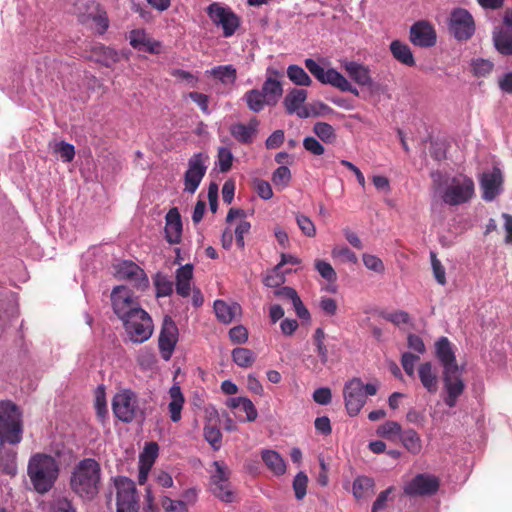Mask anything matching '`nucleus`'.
Returning a JSON list of instances; mask_svg holds the SVG:
<instances>
[{
  "label": "nucleus",
  "mask_w": 512,
  "mask_h": 512,
  "mask_svg": "<svg viewBox=\"0 0 512 512\" xmlns=\"http://www.w3.org/2000/svg\"><path fill=\"white\" fill-rule=\"evenodd\" d=\"M258 121L253 119L248 125L236 123L230 126L231 135L240 143L250 144L256 133Z\"/></svg>",
  "instance_id": "a878e982"
},
{
  "label": "nucleus",
  "mask_w": 512,
  "mask_h": 512,
  "mask_svg": "<svg viewBox=\"0 0 512 512\" xmlns=\"http://www.w3.org/2000/svg\"><path fill=\"white\" fill-rule=\"evenodd\" d=\"M296 222L299 229L307 237H314L316 235V227L309 217L298 213L296 214Z\"/></svg>",
  "instance_id": "5fc2aeb1"
},
{
  "label": "nucleus",
  "mask_w": 512,
  "mask_h": 512,
  "mask_svg": "<svg viewBox=\"0 0 512 512\" xmlns=\"http://www.w3.org/2000/svg\"><path fill=\"white\" fill-rule=\"evenodd\" d=\"M91 52L95 57V61L106 67H111L119 61L118 53L114 49L102 44L94 45Z\"/></svg>",
  "instance_id": "473e14b6"
},
{
  "label": "nucleus",
  "mask_w": 512,
  "mask_h": 512,
  "mask_svg": "<svg viewBox=\"0 0 512 512\" xmlns=\"http://www.w3.org/2000/svg\"><path fill=\"white\" fill-rule=\"evenodd\" d=\"M101 466L93 458L80 460L73 468L70 476V488L81 499L93 500L101 487Z\"/></svg>",
  "instance_id": "f257e3e1"
},
{
  "label": "nucleus",
  "mask_w": 512,
  "mask_h": 512,
  "mask_svg": "<svg viewBox=\"0 0 512 512\" xmlns=\"http://www.w3.org/2000/svg\"><path fill=\"white\" fill-rule=\"evenodd\" d=\"M229 338L235 344H242L248 340V331L242 326H235L229 331Z\"/></svg>",
  "instance_id": "e2e57ef3"
},
{
  "label": "nucleus",
  "mask_w": 512,
  "mask_h": 512,
  "mask_svg": "<svg viewBox=\"0 0 512 512\" xmlns=\"http://www.w3.org/2000/svg\"><path fill=\"white\" fill-rule=\"evenodd\" d=\"M251 225L248 221L242 220L235 228V238L236 244L240 249H243L245 246L244 235L248 234L250 231Z\"/></svg>",
  "instance_id": "680f3d73"
},
{
  "label": "nucleus",
  "mask_w": 512,
  "mask_h": 512,
  "mask_svg": "<svg viewBox=\"0 0 512 512\" xmlns=\"http://www.w3.org/2000/svg\"><path fill=\"white\" fill-rule=\"evenodd\" d=\"M493 43L502 55H512V33L503 28H495L493 31Z\"/></svg>",
  "instance_id": "f704fd0d"
},
{
  "label": "nucleus",
  "mask_w": 512,
  "mask_h": 512,
  "mask_svg": "<svg viewBox=\"0 0 512 512\" xmlns=\"http://www.w3.org/2000/svg\"><path fill=\"white\" fill-rule=\"evenodd\" d=\"M493 69V63L485 59H477L473 62V71L477 76H485Z\"/></svg>",
  "instance_id": "338daca9"
},
{
  "label": "nucleus",
  "mask_w": 512,
  "mask_h": 512,
  "mask_svg": "<svg viewBox=\"0 0 512 512\" xmlns=\"http://www.w3.org/2000/svg\"><path fill=\"white\" fill-rule=\"evenodd\" d=\"M165 238L170 244L181 242L182 222L177 208H172L166 214Z\"/></svg>",
  "instance_id": "5701e85b"
},
{
  "label": "nucleus",
  "mask_w": 512,
  "mask_h": 512,
  "mask_svg": "<svg viewBox=\"0 0 512 512\" xmlns=\"http://www.w3.org/2000/svg\"><path fill=\"white\" fill-rule=\"evenodd\" d=\"M448 29L455 39L467 41L475 33V22L468 10L455 8L450 13Z\"/></svg>",
  "instance_id": "9d476101"
},
{
  "label": "nucleus",
  "mask_w": 512,
  "mask_h": 512,
  "mask_svg": "<svg viewBox=\"0 0 512 512\" xmlns=\"http://www.w3.org/2000/svg\"><path fill=\"white\" fill-rule=\"evenodd\" d=\"M287 77L298 86H310L312 84L310 76L298 65L293 64L288 66Z\"/></svg>",
  "instance_id": "ea45409f"
},
{
  "label": "nucleus",
  "mask_w": 512,
  "mask_h": 512,
  "mask_svg": "<svg viewBox=\"0 0 512 512\" xmlns=\"http://www.w3.org/2000/svg\"><path fill=\"white\" fill-rule=\"evenodd\" d=\"M285 282L284 273L281 272V269H277V266L274 267L272 272L268 274L264 280V283L268 287H279Z\"/></svg>",
  "instance_id": "13d9d810"
},
{
  "label": "nucleus",
  "mask_w": 512,
  "mask_h": 512,
  "mask_svg": "<svg viewBox=\"0 0 512 512\" xmlns=\"http://www.w3.org/2000/svg\"><path fill=\"white\" fill-rule=\"evenodd\" d=\"M403 430L401 425L396 421H386L377 428V435L387 439H394V437L402 434Z\"/></svg>",
  "instance_id": "37998d69"
},
{
  "label": "nucleus",
  "mask_w": 512,
  "mask_h": 512,
  "mask_svg": "<svg viewBox=\"0 0 512 512\" xmlns=\"http://www.w3.org/2000/svg\"><path fill=\"white\" fill-rule=\"evenodd\" d=\"M117 490L116 512H138L139 502L135 483L127 477H119L115 480Z\"/></svg>",
  "instance_id": "f8f14e48"
},
{
  "label": "nucleus",
  "mask_w": 512,
  "mask_h": 512,
  "mask_svg": "<svg viewBox=\"0 0 512 512\" xmlns=\"http://www.w3.org/2000/svg\"><path fill=\"white\" fill-rule=\"evenodd\" d=\"M122 322L129 340L133 343L141 344L153 334L152 318L144 309L134 311Z\"/></svg>",
  "instance_id": "39448f33"
},
{
  "label": "nucleus",
  "mask_w": 512,
  "mask_h": 512,
  "mask_svg": "<svg viewBox=\"0 0 512 512\" xmlns=\"http://www.w3.org/2000/svg\"><path fill=\"white\" fill-rule=\"evenodd\" d=\"M291 172L287 166L278 167L272 174V182L281 188L288 186L291 181Z\"/></svg>",
  "instance_id": "09e8293b"
},
{
  "label": "nucleus",
  "mask_w": 512,
  "mask_h": 512,
  "mask_svg": "<svg viewBox=\"0 0 512 512\" xmlns=\"http://www.w3.org/2000/svg\"><path fill=\"white\" fill-rule=\"evenodd\" d=\"M307 70L324 85H331L342 92H350L355 96L359 95L357 88H355L340 72L334 68L325 70L315 60L307 58L305 61Z\"/></svg>",
  "instance_id": "423d86ee"
},
{
  "label": "nucleus",
  "mask_w": 512,
  "mask_h": 512,
  "mask_svg": "<svg viewBox=\"0 0 512 512\" xmlns=\"http://www.w3.org/2000/svg\"><path fill=\"white\" fill-rule=\"evenodd\" d=\"M111 301L114 313L123 321L136 310H141L139 302L132 291L125 286H117L112 290Z\"/></svg>",
  "instance_id": "9b49d317"
},
{
  "label": "nucleus",
  "mask_w": 512,
  "mask_h": 512,
  "mask_svg": "<svg viewBox=\"0 0 512 512\" xmlns=\"http://www.w3.org/2000/svg\"><path fill=\"white\" fill-rule=\"evenodd\" d=\"M307 99V91L304 89L293 88L290 90L283 100V105L286 109V112L289 115L294 114V112L298 111L304 102Z\"/></svg>",
  "instance_id": "72a5a7b5"
},
{
  "label": "nucleus",
  "mask_w": 512,
  "mask_h": 512,
  "mask_svg": "<svg viewBox=\"0 0 512 512\" xmlns=\"http://www.w3.org/2000/svg\"><path fill=\"white\" fill-rule=\"evenodd\" d=\"M419 360V356L406 352L402 355L401 364L408 376H414L415 364Z\"/></svg>",
  "instance_id": "052dcab7"
},
{
  "label": "nucleus",
  "mask_w": 512,
  "mask_h": 512,
  "mask_svg": "<svg viewBox=\"0 0 512 512\" xmlns=\"http://www.w3.org/2000/svg\"><path fill=\"white\" fill-rule=\"evenodd\" d=\"M49 512H77L71 500L67 497L54 499L49 505Z\"/></svg>",
  "instance_id": "603ef678"
},
{
  "label": "nucleus",
  "mask_w": 512,
  "mask_h": 512,
  "mask_svg": "<svg viewBox=\"0 0 512 512\" xmlns=\"http://www.w3.org/2000/svg\"><path fill=\"white\" fill-rule=\"evenodd\" d=\"M435 352L436 357L439 359L444 368L443 371L448 372L450 370H458L459 367L456 362V357L452 349L451 342L447 337H441L436 341Z\"/></svg>",
  "instance_id": "4be33fe9"
},
{
  "label": "nucleus",
  "mask_w": 512,
  "mask_h": 512,
  "mask_svg": "<svg viewBox=\"0 0 512 512\" xmlns=\"http://www.w3.org/2000/svg\"><path fill=\"white\" fill-rule=\"evenodd\" d=\"M418 376L423 387L429 393H436L438 390L437 374L433 370L431 362H425L418 368Z\"/></svg>",
  "instance_id": "2f4dec72"
},
{
  "label": "nucleus",
  "mask_w": 512,
  "mask_h": 512,
  "mask_svg": "<svg viewBox=\"0 0 512 512\" xmlns=\"http://www.w3.org/2000/svg\"><path fill=\"white\" fill-rule=\"evenodd\" d=\"M148 37L149 36L143 29L132 30L129 35L130 45L134 49L140 50Z\"/></svg>",
  "instance_id": "bf43d9fd"
},
{
  "label": "nucleus",
  "mask_w": 512,
  "mask_h": 512,
  "mask_svg": "<svg viewBox=\"0 0 512 512\" xmlns=\"http://www.w3.org/2000/svg\"><path fill=\"white\" fill-rule=\"evenodd\" d=\"M475 192L473 180L463 174H458L446 181L445 189L442 193V200L450 206H458L469 202Z\"/></svg>",
  "instance_id": "20e7f679"
},
{
  "label": "nucleus",
  "mask_w": 512,
  "mask_h": 512,
  "mask_svg": "<svg viewBox=\"0 0 512 512\" xmlns=\"http://www.w3.org/2000/svg\"><path fill=\"white\" fill-rule=\"evenodd\" d=\"M116 275L119 279L130 281L138 289L144 290L148 287V278L143 269L132 261H123L116 267Z\"/></svg>",
  "instance_id": "a211bd4d"
},
{
  "label": "nucleus",
  "mask_w": 512,
  "mask_h": 512,
  "mask_svg": "<svg viewBox=\"0 0 512 512\" xmlns=\"http://www.w3.org/2000/svg\"><path fill=\"white\" fill-rule=\"evenodd\" d=\"M233 158V154L229 148L220 147L217 155L219 170L223 173L228 172L232 167Z\"/></svg>",
  "instance_id": "49530a36"
},
{
  "label": "nucleus",
  "mask_w": 512,
  "mask_h": 512,
  "mask_svg": "<svg viewBox=\"0 0 512 512\" xmlns=\"http://www.w3.org/2000/svg\"><path fill=\"white\" fill-rule=\"evenodd\" d=\"M502 173L500 169L494 168L491 172L483 173L480 180V187L483 191L482 198L492 201L501 191Z\"/></svg>",
  "instance_id": "412c9836"
},
{
  "label": "nucleus",
  "mask_w": 512,
  "mask_h": 512,
  "mask_svg": "<svg viewBox=\"0 0 512 512\" xmlns=\"http://www.w3.org/2000/svg\"><path fill=\"white\" fill-rule=\"evenodd\" d=\"M308 477L304 472H299L293 480V489L297 500H302L307 492Z\"/></svg>",
  "instance_id": "3c124183"
},
{
  "label": "nucleus",
  "mask_w": 512,
  "mask_h": 512,
  "mask_svg": "<svg viewBox=\"0 0 512 512\" xmlns=\"http://www.w3.org/2000/svg\"><path fill=\"white\" fill-rule=\"evenodd\" d=\"M375 491L374 479L368 476H357L352 485L353 496L357 499H364L372 496Z\"/></svg>",
  "instance_id": "c85d7f7f"
},
{
  "label": "nucleus",
  "mask_w": 512,
  "mask_h": 512,
  "mask_svg": "<svg viewBox=\"0 0 512 512\" xmlns=\"http://www.w3.org/2000/svg\"><path fill=\"white\" fill-rule=\"evenodd\" d=\"M136 361L143 370H149L156 364V357L151 349L143 348L138 351Z\"/></svg>",
  "instance_id": "c03bdc74"
},
{
  "label": "nucleus",
  "mask_w": 512,
  "mask_h": 512,
  "mask_svg": "<svg viewBox=\"0 0 512 512\" xmlns=\"http://www.w3.org/2000/svg\"><path fill=\"white\" fill-rule=\"evenodd\" d=\"M439 489V480L431 474H417L403 488L407 496H425L436 493Z\"/></svg>",
  "instance_id": "dca6fc26"
},
{
  "label": "nucleus",
  "mask_w": 512,
  "mask_h": 512,
  "mask_svg": "<svg viewBox=\"0 0 512 512\" xmlns=\"http://www.w3.org/2000/svg\"><path fill=\"white\" fill-rule=\"evenodd\" d=\"M54 152L60 155L63 162H71L75 156L74 146L65 141L56 143Z\"/></svg>",
  "instance_id": "6e6d98bb"
},
{
  "label": "nucleus",
  "mask_w": 512,
  "mask_h": 512,
  "mask_svg": "<svg viewBox=\"0 0 512 512\" xmlns=\"http://www.w3.org/2000/svg\"><path fill=\"white\" fill-rule=\"evenodd\" d=\"M207 14L214 25L220 27L224 37H231L240 26V18L230 7L214 2L207 7Z\"/></svg>",
  "instance_id": "1a4fd4ad"
},
{
  "label": "nucleus",
  "mask_w": 512,
  "mask_h": 512,
  "mask_svg": "<svg viewBox=\"0 0 512 512\" xmlns=\"http://www.w3.org/2000/svg\"><path fill=\"white\" fill-rule=\"evenodd\" d=\"M313 400L320 405H328L332 400L330 388L321 387L314 391Z\"/></svg>",
  "instance_id": "774afa93"
},
{
  "label": "nucleus",
  "mask_w": 512,
  "mask_h": 512,
  "mask_svg": "<svg viewBox=\"0 0 512 512\" xmlns=\"http://www.w3.org/2000/svg\"><path fill=\"white\" fill-rule=\"evenodd\" d=\"M399 438L409 453L418 455L422 451V440L414 429L404 430Z\"/></svg>",
  "instance_id": "c9c22d12"
},
{
  "label": "nucleus",
  "mask_w": 512,
  "mask_h": 512,
  "mask_svg": "<svg viewBox=\"0 0 512 512\" xmlns=\"http://www.w3.org/2000/svg\"><path fill=\"white\" fill-rule=\"evenodd\" d=\"M261 457L273 474L280 476L286 472V463L277 451L265 449L261 452Z\"/></svg>",
  "instance_id": "7c9ffc66"
},
{
  "label": "nucleus",
  "mask_w": 512,
  "mask_h": 512,
  "mask_svg": "<svg viewBox=\"0 0 512 512\" xmlns=\"http://www.w3.org/2000/svg\"><path fill=\"white\" fill-rule=\"evenodd\" d=\"M247 107L254 113L261 112L265 106H268L267 99L261 90L251 89L243 95Z\"/></svg>",
  "instance_id": "e433bc0d"
},
{
  "label": "nucleus",
  "mask_w": 512,
  "mask_h": 512,
  "mask_svg": "<svg viewBox=\"0 0 512 512\" xmlns=\"http://www.w3.org/2000/svg\"><path fill=\"white\" fill-rule=\"evenodd\" d=\"M332 257L339 258L343 262H349V263L357 262L356 254L353 251H351L348 247L337 246V247L333 248Z\"/></svg>",
  "instance_id": "4d7b16f0"
},
{
  "label": "nucleus",
  "mask_w": 512,
  "mask_h": 512,
  "mask_svg": "<svg viewBox=\"0 0 512 512\" xmlns=\"http://www.w3.org/2000/svg\"><path fill=\"white\" fill-rule=\"evenodd\" d=\"M205 440L215 449L221 446L222 434L216 426L207 425L203 430Z\"/></svg>",
  "instance_id": "de8ad7c7"
},
{
  "label": "nucleus",
  "mask_w": 512,
  "mask_h": 512,
  "mask_svg": "<svg viewBox=\"0 0 512 512\" xmlns=\"http://www.w3.org/2000/svg\"><path fill=\"white\" fill-rule=\"evenodd\" d=\"M57 460L45 453H36L28 461L27 475L39 494L49 492L59 476Z\"/></svg>",
  "instance_id": "f03ea898"
},
{
  "label": "nucleus",
  "mask_w": 512,
  "mask_h": 512,
  "mask_svg": "<svg viewBox=\"0 0 512 512\" xmlns=\"http://www.w3.org/2000/svg\"><path fill=\"white\" fill-rule=\"evenodd\" d=\"M112 410L116 418L124 423L132 422L140 413L138 397L131 389H122L112 400Z\"/></svg>",
  "instance_id": "0eeeda50"
},
{
  "label": "nucleus",
  "mask_w": 512,
  "mask_h": 512,
  "mask_svg": "<svg viewBox=\"0 0 512 512\" xmlns=\"http://www.w3.org/2000/svg\"><path fill=\"white\" fill-rule=\"evenodd\" d=\"M343 68L350 78L358 85L367 87L372 86L373 79L368 66L355 61H347L344 63Z\"/></svg>",
  "instance_id": "b1692460"
},
{
  "label": "nucleus",
  "mask_w": 512,
  "mask_h": 512,
  "mask_svg": "<svg viewBox=\"0 0 512 512\" xmlns=\"http://www.w3.org/2000/svg\"><path fill=\"white\" fill-rule=\"evenodd\" d=\"M193 265L186 264L176 270V292L182 297H188L191 291Z\"/></svg>",
  "instance_id": "393cba45"
},
{
  "label": "nucleus",
  "mask_w": 512,
  "mask_h": 512,
  "mask_svg": "<svg viewBox=\"0 0 512 512\" xmlns=\"http://www.w3.org/2000/svg\"><path fill=\"white\" fill-rule=\"evenodd\" d=\"M178 341V327L170 316H165L158 339L161 357L168 361L171 359Z\"/></svg>",
  "instance_id": "2eb2a0df"
},
{
  "label": "nucleus",
  "mask_w": 512,
  "mask_h": 512,
  "mask_svg": "<svg viewBox=\"0 0 512 512\" xmlns=\"http://www.w3.org/2000/svg\"><path fill=\"white\" fill-rule=\"evenodd\" d=\"M155 287L157 297H166L173 293V282L165 275L157 274Z\"/></svg>",
  "instance_id": "a18cd8bd"
},
{
  "label": "nucleus",
  "mask_w": 512,
  "mask_h": 512,
  "mask_svg": "<svg viewBox=\"0 0 512 512\" xmlns=\"http://www.w3.org/2000/svg\"><path fill=\"white\" fill-rule=\"evenodd\" d=\"M214 311L219 321L229 324L241 313V307L237 303L228 304L223 300L214 302Z\"/></svg>",
  "instance_id": "cd10ccee"
},
{
  "label": "nucleus",
  "mask_w": 512,
  "mask_h": 512,
  "mask_svg": "<svg viewBox=\"0 0 512 512\" xmlns=\"http://www.w3.org/2000/svg\"><path fill=\"white\" fill-rule=\"evenodd\" d=\"M313 132L325 143L332 144L336 141V131L332 125L326 122H317L313 127Z\"/></svg>",
  "instance_id": "79ce46f5"
},
{
  "label": "nucleus",
  "mask_w": 512,
  "mask_h": 512,
  "mask_svg": "<svg viewBox=\"0 0 512 512\" xmlns=\"http://www.w3.org/2000/svg\"><path fill=\"white\" fill-rule=\"evenodd\" d=\"M409 40L421 48L433 47L437 41L435 28L427 20L417 21L410 27Z\"/></svg>",
  "instance_id": "f3484780"
},
{
  "label": "nucleus",
  "mask_w": 512,
  "mask_h": 512,
  "mask_svg": "<svg viewBox=\"0 0 512 512\" xmlns=\"http://www.w3.org/2000/svg\"><path fill=\"white\" fill-rule=\"evenodd\" d=\"M282 73L276 69L268 68L267 77L262 85V93L267 99L268 106H275L283 95V87L278 80Z\"/></svg>",
  "instance_id": "aec40b11"
},
{
  "label": "nucleus",
  "mask_w": 512,
  "mask_h": 512,
  "mask_svg": "<svg viewBox=\"0 0 512 512\" xmlns=\"http://www.w3.org/2000/svg\"><path fill=\"white\" fill-rule=\"evenodd\" d=\"M364 384L360 378H353L344 385L343 397L347 413L356 416L366 403Z\"/></svg>",
  "instance_id": "ddd939ff"
},
{
  "label": "nucleus",
  "mask_w": 512,
  "mask_h": 512,
  "mask_svg": "<svg viewBox=\"0 0 512 512\" xmlns=\"http://www.w3.org/2000/svg\"><path fill=\"white\" fill-rule=\"evenodd\" d=\"M315 269L329 283H334L337 280V274L330 263L324 260H316Z\"/></svg>",
  "instance_id": "8fccbe9b"
},
{
  "label": "nucleus",
  "mask_w": 512,
  "mask_h": 512,
  "mask_svg": "<svg viewBox=\"0 0 512 512\" xmlns=\"http://www.w3.org/2000/svg\"><path fill=\"white\" fill-rule=\"evenodd\" d=\"M390 51L392 56L401 64L408 67L415 65V59L411 48L400 40H393L390 43Z\"/></svg>",
  "instance_id": "c756f323"
},
{
  "label": "nucleus",
  "mask_w": 512,
  "mask_h": 512,
  "mask_svg": "<svg viewBox=\"0 0 512 512\" xmlns=\"http://www.w3.org/2000/svg\"><path fill=\"white\" fill-rule=\"evenodd\" d=\"M213 466L215 471L210 477V491L220 501L232 503L235 494L229 482L230 470L222 461H214Z\"/></svg>",
  "instance_id": "6e6552de"
},
{
  "label": "nucleus",
  "mask_w": 512,
  "mask_h": 512,
  "mask_svg": "<svg viewBox=\"0 0 512 512\" xmlns=\"http://www.w3.org/2000/svg\"><path fill=\"white\" fill-rule=\"evenodd\" d=\"M233 361L242 368H248L253 365L256 356L248 348L238 347L232 350Z\"/></svg>",
  "instance_id": "58836bf2"
},
{
  "label": "nucleus",
  "mask_w": 512,
  "mask_h": 512,
  "mask_svg": "<svg viewBox=\"0 0 512 512\" xmlns=\"http://www.w3.org/2000/svg\"><path fill=\"white\" fill-rule=\"evenodd\" d=\"M170 402L168 404V411L172 422L177 423L181 420V412L185 402L181 388L178 385H173L169 389Z\"/></svg>",
  "instance_id": "bb28decb"
},
{
  "label": "nucleus",
  "mask_w": 512,
  "mask_h": 512,
  "mask_svg": "<svg viewBox=\"0 0 512 512\" xmlns=\"http://www.w3.org/2000/svg\"><path fill=\"white\" fill-rule=\"evenodd\" d=\"M444 387L447 397L444 399L445 404L452 408L456 405L458 397L463 393L465 385L460 377L459 369L454 371H443Z\"/></svg>",
  "instance_id": "6ab92c4d"
},
{
  "label": "nucleus",
  "mask_w": 512,
  "mask_h": 512,
  "mask_svg": "<svg viewBox=\"0 0 512 512\" xmlns=\"http://www.w3.org/2000/svg\"><path fill=\"white\" fill-rule=\"evenodd\" d=\"M23 435V421L20 408L11 401H0V437L6 443L17 445Z\"/></svg>",
  "instance_id": "7ed1b4c3"
},
{
  "label": "nucleus",
  "mask_w": 512,
  "mask_h": 512,
  "mask_svg": "<svg viewBox=\"0 0 512 512\" xmlns=\"http://www.w3.org/2000/svg\"><path fill=\"white\" fill-rule=\"evenodd\" d=\"M210 74L223 84H233L237 78V71L233 65H221L211 69Z\"/></svg>",
  "instance_id": "4c0bfd02"
},
{
  "label": "nucleus",
  "mask_w": 512,
  "mask_h": 512,
  "mask_svg": "<svg viewBox=\"0 0 512 512\" xmlns=\"http://www.w3.org/2000/svg\"><path fill=\"white\" fill-rule=\"evenodd\" d=\"M325 337L326 334L322 328H317L313 334V343L316 347L317 355L320 359V362L325 365L328 362V349L325 345Z\"/></svg>",
  "instance_id": "a19ab883"
},
{
  "label": "nucleus",
  "mask_w": 512,
  "mask_h": 512,
  "mask_svg": "<svg viewBox=\"0 0 512 512\" xmlns=\"http://www.w3.org/2000/svg\"><path fill=\"white\" fill-rule=\"evenodd\" d=\"M304 148L313 155H322L325 152L324 146L314 137H306L303 140Z\"/></svg>",
  "instance_id": "69168bd1"
},
{
  "label": "nucleus",
  "mask_w": 512,
  "mask_h": 512,
  "mask_svg": "<svg viewBox=\"0 0 512 512\" xmlns=\"http://www.w3.org/2000/svg\"><path fill=\"white\" fill-rule=\"evenodd\" d=\"M430 258H431L433 274H434L436 281L440 285H445L447 281H446V272H445L444 266L441 264L440 260L437 258V255L435 252H433V251L430 252Z\"/></svg>",
  "instance_id": "864d4df0"
},
{
  "label": "nucleus",
  "mask_w": 512,
  "mask_h": 512,
  "mask_svg": "<svg viewBox=\"0 0 512 512\" xmlns=\"http://www.w3.org/2000/svg\"><path fill=\"white\" fill-rule=\"evenodd\" d=\"M208 156L203 153L194 154L188 161V169L184 175L185 191L193 194L205 176Z\"/></svg>",
  "instance_id": "4468645a"
},
{
  "label": "nucleus",
  "mask_w": 512,
  "mask_h": 512,
  "mask_svg": "<svg viewBox=\"0 0 512 512\" xmlns=\"http://www.w3.org/2000/svg\"><path fill=\"white\" fill-rule=\"evenodd\" d=\"M162 506L167 512H188L185 502L181 500L166 497L162 501Z\"/></svg>",
  "instance_id": "0e129e2a"
}]
</instances>
